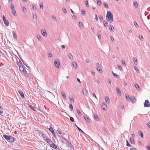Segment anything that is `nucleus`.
<instances>
[{
    "label": "nucleus",
    "instance_id": "42",
    "mask_svg": "<svg viewBox=\"0 0 150 150\" xmlns=\"http://www.w3.org/2000/svg\"><path fill=\"white\" fill-rule=\"evenodd\" d=\"M62 11L65 14H66L67 13V10L66 9L64 8H62Z\"/></svg>",
    "mask_w": 150,
    "mask_h": 150
},
{
    "label": "nucleus",
    "instance_id": "16",
    "mask_svg": "<svg viewBox=\"0 0 150 150\" xmlns=\"http://www.w3.org/2000/svg\"><path fill=\"white\" fill-rule=\"evenodd\" d=\"M133 62L135 64L137 65L138 64L137 59L135 57L133 58Z\"/></svg>",
    "mask_w": 150,
    "mask_h": 150
},
{
    "label": "nucleus",
    "instance_id": "49",
    "mask_svg": "<svg viewBox=\"0 0 150 150\" xmlns=\"http://www.w3.org/2000/svg\"><path fill=\"white\" fill-rule=\"evenodd\" d=\"M77 112L78 115H79L80 116H81V112L80 111L79 109L77 110Z\"/></svg>",
    "mask_w": 150,
    "mask_h": 150
},
{
    "label": "nucleus",
    "instance_id": "27",
    "mask_svg": "<svg viewBox=\"0 0 150 150\" xmlns=\"http://www.w3.org/2000/svg\"><path fill=\"white\" fill-rule=\"evenodd\" d=\"M134 69L137 72L139 73V71L138 69V68L136 66H134Z\"/></svg>",
    "mask_w": 150,
    "mask_h": 150
},
{
    "label": "nucleus",
    "instance_id": "20",
    "mask_svg": "<svg viewBox=\"0 0 150 150\" xmlns=\"http://www.w3.org/2000/svg\"><path fill=\"white\" fill-rule=\"evenodd\" d=\"M19 70L22 72H23L24 71V68L23 67V66H21L19 67Z\"/></svg>",
    "mask_w": 150,
    "mask_h": 150
},
{
    "label": "nucleus",
    "instance_id": "37",
    "mask_svg": "<svg viewBox=\"0 0 150 150\" xmlns=\"http://www.w3.org/2000/svg\"><path fill=\"white\" fill-rule=\"evenodd\" d=\"M22 10L24 12H26V9L24 6H23L22 7Z\"/></svg>",
    "mask_w": 150,
    "mask_h": 150
},
{
    "label": "nucleus",
    "instance_id": "14",
    "mask_svg": "<svg viewBox=\"0 0 150 150\" xmlns=\"http://www.w3.org/2000/svg\"><path fill=\"white\" fill-rule=\"evenodd\" d=\"M11 12L13 16H16L17 14L15 9L11 10Z\"/></svg>",
    "mask_w": 150,
    "mask_h": 150
},
{
    "label": "nucleus",
    "instance_id": "48",
    "mask_svg": "<svg viewBox=\"0 0 150 150\" xmlns=\"http://www.w3.org/2000/svg\"><path fill=\"white\" fill-rule=\"evenodd\" d=\"M14 140V138L13 137V139H12L10 138V140H9V142H13Z\"/></svg>",
    "mask_w": 150,
    "mask_h": 150
},
{
    "label": "nucleus",
    "instance_id": "26",
    "mask_svg": "<svg viewBox=\"0 0 150 150\" xmlns=\"http://www.w3.org/2000/svg\"><path fill=\"white\" fill-rule=\"evenodd\" d=\"M94 117L95 119L97 121H98L99 120V119L98 117V115L95 114H94Z\"/></svg>",
    "mask_w": 150,
    "mask_h": 150
},
{
    "label": "nucleus",
    "instance_id": "51",
    "mask_svg": "<svg viewBox=\"0 0 150 150\" xmlns=\"http://www.w3.org/2000/svg\"><path fill=\"white\" fill-rule=\"evenodd\" d=\"M10 7H11V10H12L13 9H14V7L13 4H10Z\"/></svg>",
    "mask_w": 150,
    "mask_h": 150
},
{
    "label": "nucleus",
    "instance_id": "17",
    "mask_svg": "<svg viewBox=\"0 0 150 150\" xmlns=\"http://www.w3.org/2000/svg\"><path fill=\"white\" fill-rule=\"evenodd\" d=\"M4 24L6 25V26H8L9 25V22L6 19L5 20H4Z\"/></svg>",
    "mask_w": 150,
    "mask_h": 150
},
{
    "label": "nucleus",
    "instance_id": "45",
    "mask_svg": "<svg viewBox=\"0 0 150 150\" xmlns=\"http://www.w3.org/2000/svg\"><path fill=\"white\" fill-rule=\"evenodd\" d=\"M99 18L100 19V20L102 21L103 20V18L102 16L100 15L99 16Z\"/></svg>",
    "mask_w": 150,
    "mask_h": 150
},
{
    "label": "nucleus",
    "instance_id": "59",
    "mask_svg": "<svg viewBox=\"0 0 150 150\" xmlns=\"http://www.w3.org/2000/svg\"><path fill=\"white\" fill-rule=\"evenodd\" d=\"M85 4L86 7H88L89 5L88 4V1L87 0H86V2L85 3Z\"/></svg>",
    "mask_w": 150,
    "mask_h": 150
},
{
    "label": "nucleus",
    "instance_id": "6",
    "mask_svg": "<svg viewBox=\"0 0 150 150\" xmlns=\"http://www.w3.org/2000/svg\"><path fill=\"white\" fill-rule=\"evenodd\" d=\"M102 108L104 110H106L107 108V106L106 104L104 103H103L101 105Z\"/></svg>",
    "mask_w": 150,
    "mask_h": 150
},
{
    "label": "nucleus",
    "instance_id": "10",
    "mask_svg": "<svg viewBox=\"0 0 150 150\" xmlns=\"http://www.w3.org/2000/svg\"><path fill=\"white\" fill-rule=\"evenodd\" d=\"M42 34L44 37H46L47 36V34L46 32V30H42L41 31Z\"/></svg>",
    "mask_w": 150,
    "mask_h": 150
},
{
    "label": "nucleus",
    "instance_id": "15",
    "mask_svg": "<svg viewBox=\"0 0 150 150\" xmlns=\"http://www.w3.org/2000/svg\"><path fill=\"white\" fill-rule=\"evenodd\" d=\"M61 94L62 96H63V98L64 99H65L66 98V96L65 95V93L63 91H61Z\"/></svg>",
    "mask_w": 150,
    "mask_h": 150
},
{
    "label": "nucleus",
    "instance_id": "12",
    "mask_svg": "<svg viewBox=\"0 0 150 150\" xmlns=\"http://www.w3.org/2000/svg\"><path fill=\"white\" fill-rule=\"evenodd\" d=\"M50 146L51 147H52L55 149H56L57 147V146L53 142L52 143Z\"/></svg>",
    "mask_w": 150,
    "mask_h": 150
},
{
    "label": "nucleus",
    "instance_id": "63",
    "mask_svg": "<svg viewBox=\"0 0 150 150\" xmlns=\"http://www.w3.org/2000/svg\"><path fill=\"white\" fill-rule=\"evenodd\" d=\"M52 57V54L51 53H49L48 54V57H49L50 58Z\"/></svg>",
    "mask_w": 150,
    "mask_h": 150
},
{
    "label": "nucleus",
    "instance_id": "39",
    "mask_svg": "<svg viewBox=\"0 0 150 150\" xmlns=\"http://www.w3.org/2000/svg\"><path fill=\"white\" fill-rule=\"evenodd\" d=\"M96 35L98 36L99 39L100 40V39L101 38V35H100L99 34V33H97L96 34Z\"/></svg>",
    "mask_w": 150,
    "mask_h": 150
},
{
    "label": "nucleus",
    "instance_id": "52",
    "mask_svg": "<svg viewBox=\"0 0 150 150\" xmlns=\"http://www.w3.org/2000/svg\"><path fill=\"white\" fill-rule=\"evenodd\" d=\"M13 37L16 39L17 38V35L15 32H13Z\"/></svg>",
    "mask_w": 150,
    "mask_h": 150
},
{
    "label": "nucleus",
    "instance_id": "33",
    "mask_svg": "<svg viewBox=\"0 0 150 150\" xmlns=\"http://www.w3.org/2000/svg\"><path fill=\"white\" fill-rule=\"evenodd\" d=\"M112 73L115 77V78H119V76L118 75L114 73L113 72V71H112Z\"/></svg>",
    "mask_w": 150,
    "mask_h": 150
},
{
    "label": "nucleus",
    "instance_id": "3",
    "mask_svg": "<svg viewBox=\"0 0 150 150\" xmlns=\"http://www.w3.org/2000/svg\"><path fill=\"white\" fill-rule=\"evenodd\" d=\"M96 64V66H97V67L96 68V69L98 71H99L100 73H102L103 72V71L102 69L100 68V65L99 64V63H97Z\"/></svg>",
    "mask_w": 150,
    "mask_h": 150
},
{
    "label": "nucleus",
    "instance_id": "41",
    "mask_svg": "<svg viewBox=\"0 0 150 150\" xmlns=\"http://www.w3.org/2000/svg\"><path fill=\"white\" fill-rule=\"evenodd\" d=\"M126 145L127 146H131V145L129 144L128 141L126 140Z\"/></svg>",
    "mask_w": 150,
    "mask_h": 150
},
{
    "label": "nucleus",
    "instance_id": "61",
    "mask_svg": "<svg viewBox=\"0 0 150 150\" xmlns=\"http://www.w3.org/2000/svg\"><path fill=\"white\" fill-rule=\"evenodd\" d=\"M40 8H42V9H43V5L42 3H41V4H40Z\"/></svg>",
    "mask_w": 150,
    "mask_h": 150
},
{
    "label": "nucleus",
    "instance_id": "35",
    "mask_svg": "<svg viewBox=\"0 0 150 150\" xmlns=\"http://www.w3.org/2000/svg\"><path fill=\"white\" fill-rule=\"evenodd\" d=\"M37 36L38 40L40 41H41L42 39L41 37L38 35Z\"/></svg>",
    "mask_w": 150,
    "mask_h": 150
},
{
    "label": "nucleus",
    "instance_id": "7",
    "mask_svg": "<svg viewBox=\"0 0 150 150\" xmlns=\"http://www.w3.org/2000/svg\"><path fill=\"white\" fill-rule=\"evenodd\" d=\"M82 92L83 95L85 96H87L88 95V91L86 89L83 88L82 90Z\"/></svg>",
    "mask_w": 150,
    "mask_h": 150
},
{
    "label": "nucleus",
    "instance_id": "30",
    "mask_svg": "<svg viewBox=\"0 0 150 150\" xmlns=\"http://www.w3.org/2000/svg\"><path fill=\"white\" fill-rule=\"evenodd\" d=\"M139 135L142 137V138L143 137V133L141 131H139Z\"/></svg>",
    "mask_w": 150,
    "mask_h": 150
},
{
    "label": "nucleus",
    "instance_id": "57",
    "mask_svg": "<svg viewBox=\"0 0 150 150\" xmlns=\"http://www.w3.org/2000/svg\"><path fill=\"white\" fill-rule=\"evenodd\" d=\"M52 19L55 21H56L57 20V19H56V17H55L54 16H52Z\"/></svg>",
    "mask_w": 150,
    "mask_h": 150
},
{
    "label": "nucleus",
    "instance_id": "58",
    "mask_svg": "<svg viewBox=\"0 0 150 150\" xmlns=\"http://www.w3.org/2000/svg\"><path fill=\"white\" fill-rule=\"evenodd\" d=\"M104 5L106 8H108V4L107 3H104Z\"/></svg>",
    "mask_w": 150,
    "mask_h": 150
},
{
    "label": "nucleus",
    "instance_id": "36",
    "mask_svg": "<svg viewBox=\"0 0 150 150\" xmlns=\"http://www.w3.org/2000/svg\"><path fill=\"white\" fill-rule=\"evenodd\" d=\"M17 64L19 67L22 66V65L21 62L20 61L19 62L17 63Z\"/></svg>",
    "mask_w": 150,
    "mask_h": 150
},
{
    "label": "nucleus",
    "instance_id": "56",
    "mask_svg": "<svg viewBox=\"0 0 150 150\" xmlns=\"http://www.w3.org/2000/svg\"><path fill=\"white\" fill-rule=\"evenodd\" d=\"M70 120L72 122H74V119L72 117H70Z\"/></svg>",
    "mask_w": 150,
    "mask_h": 150
},
{
    "label": "nucleus",
    "instance_id": "18",
    "mask_svg": "<svg viewBox=\"0 0 150 150\" xmlns=\"http://www.w3.org/2000/svg\"><path fill=\"white\" fill-rule=\"evenodd\" d=\"M105 100L107 103H110V100L109 98L108 97L106 96L105 97Z\"/></svg>",
    "mask_w": 150,
    "mask_h": 150
},
{
    "label": "nucleus",
    "instance_id": "5",
    "mask_svg": "<svg viewBox=\"0 0 150 150\" xmlns=\"http://www.w3.org/2000/svg\"><path fill=\"white\" fill-rule=\"evenodd\" d=\"M3 136L4 138L8 142H9L10 138L12 139H13V137L11 136L6 135H4Z\"/></svg>",
    "mask_w": 150,
    "mask_h": 150
},
{
    "label": "nucleus",
    "instance_id": "8",
    "mask_svg": "<svg viewBox=\"0 0 150 150\" xmlns=\"http://www.w3.org/2000/svg\"><path fill=\"white\" fill-rule=\"evenodd\" d=\"M50 131L52 133V134L53 135L54 137H56V136L54 134V131L53 130V128L52 127H50L49 129Z\"/></svg>",
    "mask_w": 150,
    "mask_h": 150
},
{
    "label": "nucleus",
    "instance_id": "4",
    "mask_svg": "<svg viewBox=\"0 0 150 150\" xmlns=\"http://www.w3.org/2000/svg\"><path fill=\"white\" fill-rule=\"evenodd\" d=\"M144 105L145 107H149L150 106V103L148 100H146L144 103Z\"/></svg>",
    "mask_w": 150,
    "mask_h": 150
},
{
    "label": "nucleus",
    "instance_id": "23",
    "mask_svg": "<svg viewBox=\"0 0 150 150\" xmlns=\"http://www.w3.org/2000/svg\"><path fill=\"white\" fill-rule=\"evenodd\" d=\"M116 90L117 92V93L118 94H121V92L120 91V89H119V88H118V87L116 88Z\"/></svg>",
    "mask_w": 150,
    "mask_h": 150
},
{
    "label": "nucleus",
    "instance_id": "34",
    "mask_svg": "<svg viewBox=\"0 0 150 150\" xmlns=\"http://www.w3.org/2000/svg\"><path fill=\"white\" fill-rule=\"evenodd\" d=\"M135 87L137 88V89H140V88L139 86L136 83L134 84Z\"/></svg>",
    "mask_w": 150,
    "mask_h": 150
},
{
    "label": "nucleus",
    "instance_id": "13",
    "mask_svg": "<svg viewBox=\"0 0 150 150\" xmlns=\"http://www.w3.org/2000/svg\"><path fill=\"white\" fill-rule=\"evenodd\" d=\"M109 28L110 29V30L112 31H113L114 30V27H113V26L111 25H109Z\"/></svg>",
    "mask_w": 150,
    "mask_h": 150
},
{
    "label": "nucleus",
    "instance_id": "47",
    "mask_svg": "<svg viewBox=\"0 0 150 150\" xmlns=\"http://www.w3.org/2000/svg\"><path fill=\"white\" fill-rule=\"evenodd\" d=\"M117 67L119 70H121L122 69V68L121 66L119 64H117Z\"/></svg>",
    "mask_w": 150,
    "mask_h": 150
},
{
    "label": "nucleus",
    "instance_id": "46",
    "mask_svg": "<svg viewBox=\"0 0 150 150\" xmlns=\"http://www.w3.org/2000/svg\"><path fill=\"white\" fill-rule=\"evenodd\" d=\"M97 3L98 5H100L101 4L100 0H97Z\"/></svg>",
    "mask_w": 150,
    "mask_h": 150
},
{
    "label": "nucleus",
    "instance_id": "1",
    "mask_svg": "<svg viewBox=\"0 0 150 150\" xmlns=\"http://www.w3.org/2000/svg\"><path fill=\"white\" fill-rule=\"evenodd\" d=\"M106 20L111 23L113 21V15L110 11H108L106 15Z\"/></svg>",
    "mask_w": 150,
    "mask_h": 150
},
{
    "label": "nucleus",
    "instance_id": "53",
    "mask_svg": "<svg viewBox=\"0 0 150 150\" xmlns=\"http://www.w3.org/2000/svg\"><path fill=\"white\" fill-rule=\"evenodd\" d=\"M69 108L71 109V110H72L73 107L72 105L71 104H69Z\"/></svg>",
    "mask_w": 150,
    "mask_h": 150
},
{
    "label": "nucleus",
    "instance_id": "28",
    "mask_svg": "<svg viewBox=\"0 0 150 150\" xmlns=\"http://www.w3.org/2000/svg\"><path fill=\"white\" fill-rule=\"evenodd\" d=\"M83 118L87 122H88L90 121L89 120L88 118L85 116H83Z\"/></svg>",
    "mask_w": 150,
    "mask_h": 150
},
{
    "label": "nucleus",
    "instance_id": "31",
    "mask_svg": "<svg viewBox=\"0 0 150 150\" xmlns=\"http://www.w3.org/2000/svg\"><path fill=\"white\" fill-rule=\"evenodd\" d=\"M125 97H126V100H127V101H130V99H131V98H130L129 97V95H126L125 96Z\"/></svg>",
    "mask_w": 150,
    "mask_h": 150
},
{
    "label": "nucleus",
    "instance_id": "62",
    "mask_svg": "<svg viewBox=\"0 0 150 150\" xmlns=\"http://www.w3.org/2000/svg\"><path fill=\"white\" fill-rule=\"evenodd\" d=\"M82 14L84 15H85V11L82 10L81 11Z\"/></svg>",
    "mask_w": 150,
    "mask_h": 150
},
{
    "label": "nucleus",
    "instance_id": "55",
    "mask_svg": "<svg viewBox=\"0 0 150 150\" xmlns=\"http://www.w3.org/2000/svg\"><path fill=\"white\" fill-rule=\"evenodd\" d=\"M33 18H37V15H36V14H35V13H33Z\"/></svg>",
    "mask_w": 150,
    "mask_h": 150
},
{
    "label": "nucleus",
    "instance_id": "50",
    "mask_svg": "<svg viewBox=\"0 0 150 150\" xmlns=\"http://www.w3.org/2000/svg\"><path fill=\"white\" fill-rule=\"evenodd\" d=\"M139 38L140 39L142 40L143 41L144 40V38L142 35L140 36V35L139 36Z\"/></svg>",
    "mask_w": 150,
    "mask_h": 150
},
{
    "label": "nucleus",
    "instance_id": "22",
    "mask_svg": "<svg viewBox=\"0 0 150 150\" xmlns=\"http://www.w3.org/2000/svg\"><path fill=\"white\" fill-rule=\"evenodd\" d=\"M68 57L70 59H73V57L72 55L70 53H69L68 54Z\"/></svg>",
    "mask_w": 150,
    "mask_h": 150
},
{
    "label": "nucleus",
    "instance_id": "32",
    "mask_svg": "<svg viewBox=\"0 0 150 150\" xmlns=\"http://www.w3.org/2000/svg\"><path fill=\"white\" fill-rule=\"evenodd\" d=\"M130 140L131 143L132 144H134L135 143L133 139L130 138Z\"/></svg>",
    "mask_w": 150,
    "mask_h": 150
},
{
    "label": "nucleus",
    "instance_id": "19",
    "mask_svg": "<svg viewBox=\"0 0 150 150\" xmlns=\"http://www.w3.org/2000/svg\"><path fill=\"white\" fill-rule=\"evenodd\" d=\"M72 64L73 67L75 69H76L77 68V66L76 63V62H72Z\"/></svg>",
    "mask_w": 150,
    "mask_h": 150
},
{
    "label": "nucleus",
    "instance_id": "25",
    "mask_svg": "<svg viewBox=\"0 0 150 150\" xmlns=\"http://www.w3.org/2000/svg\"><path fill=\"white\" fill-rule=\"evenodd\" d=\"M133 5L135 8H137L138 4L137 2H135L133 3Z\"/></svg>",
    "mask_w": 150,
    "mask_h": 150
},
{
    "label": "nucleus",
    "instance_id": "9",
    "mask_svg": "<svg viewBox=\"0 0 150 150\" xmlns=\"http://www.w3.org/2000/svg\"><path fill=\"white\" fill-rule=\"evenodd\" d=\"M45 141L47 142L50 145V146L53 142L51 140H50V139H47V138L45 139Z\"/></svg>",
    "mask_w": 150,
    "mask_h": 150
},
{
    "label": "nucleus",
    "instance_id": "38",
    "mask_svg": "<svg viewBox=\"0 0 150 150\" xmlns=\"http://www.w3.org/2000/svg\"><path fill=\"white\" fill-rule=\"evenodd\" d=\"M79 25L80 28H83V26L82 23L80 22H79Z\"/></svg>",
    "mask_w": 150,
    "mask_h": 150
},
{
    "label": "nucleus",
    "instance_id": "60",
    "mask_svg": "<svg viewBox=\"0 0 150 150\" xmlns=\"http://www.w3.org/2000/svg\"><path fill=\"white\" fill-rule=\"evenodd\" d=\"M110 39L113 42H114V39L113 38V37L112 36H110Z\"/></svg>",
    "mask_w": 150,
    "mask_h": 150
},
{
    "label": "nucleus",
    "instance_id": "43",
    "mask_svg": "<svg viewBox=\"0 0 150 150\" xmlns=\"http://www.w3.org/2000/svg\"><path fill=\"white\" fill-rule=\"evenodd\" d=\"M121 62H122V64H123V65L124 66H126V63L125 62V61L124 60H123V59L122 60Z\"/></svg>",
    "mask_w": 150,
    "mask_h": 150
},
{
    "label": "nucleus",
    "instance_id": "40",
    "mask_svg": "<svg viewBox=\"0 0 150 150\" xmlns=\"http://www.w3.org/2000/svg\"><path fill=\"white\" fill-rule=\"evenodd\" d=\"M134 25L135 26V27L137 28H138L139 26L138 25L137 23L135 21H134Z\"/></svg>",
    "mask_w": 150,
    "mask_h": 150
},
{
    "label": "nucleus",
    "instance_id": "21",
    "mask_svg": "<svg viewBox=\"0 0 150 150\" xmlns=\"http://www.w3.org/2000/svg\"><path fill=\"white\" fill-rule=\"evenodd\" d=\"M103 23L104 24V26L105 27H107L108 25V23L106 21H104L103 22Z\"/></svg>",
    "mask_w": 150,
    "mask_h": 150
},
{
    "label": "nucleus",
    "instance_id": "44",
    "mask_svg": "<svg viewBox=\"0 0 150 150\" xmlns=\"http://www.w3.org/2000/svg\"><path fill=\"white\" fill-rule=\"evenodd\" d=\"M42 137L45 140V139L47 138H46V135L45 134H42Z\"/></svg>",
    "mask_w": 150,
    "mask_h": 150
},
{
    "label": "nucleus",
    "instance_id": "2",
    "mask_svg": "<svg viewBox=\"0 0 150 150\" xmlns=\"http://www.w3.org/2000/svg\"><path fill=\"white\" fill-rule=\"evenodd\" d=\"M54 63L55 67L57 68H59L60 65L59 60L57 59H55L54 60Z\"/></svg>",
    "mask_w": 150,
    "mask_h": 150
},
{
    "label": "nucleus",
    "instance_id": "11",
    "mask_svg": "<svg viewBox=\"0 0 150 150\" xmlns=\"http://www.w3.org/2000/svg\"><path fill=\"white\" fill-rule=\"evenodd\" d=\"M18 93L23 98L24 97V96L23 93L22 91L21 90H19L18 91Z\"/></svg>",
    "mask_w": 150,
    "mask_h": 150
},
{
    "label": "nucleus",
    "instance_id": "54",
    "mask_svg": "<svg viewBox=\"0 0 150 150\" xmlns=\"http://www.w3.org/2000/svg\"><path fill=\"white\" fill-rule=\"evenodd\" d=\"M69 100L72 101L73 102H74L73 98L72 97H70L69 98Z\"/></svg>",
    "mask_w": 150,
    "mask_h": 150
},
{
    "label": "nucleus",
    "instance_id": "29",
    "mask_svg": "<svg viewBox=\"0 0 150 150\" xmlns=\"http://www.w3.org/2000/svg\"><path fill=\"white\" fill-rule=\"evenodd\" d=\"M75 126L77 128L78 130L82 132L83 133H84V132L80 128H79L76 125V124H75Z\"/></svg>",
    "mask_w": 150,
    "mask_h": 150
},
{
    "label": "nucleus",
    "instance_id": "64",
    "mask_svg": "<svg viewBox=\"0 0 150 150\" xmlns=\"http://www.w3.org/2000/svg\"><path fill=\"white\" fill-rule=\"evenodd\" d=\"M147 125L148 127L150 128V122H148L147 124Z\"/></svg>",
    "mask_w": 150,
    "mask_h": 150
},
{
    "label": "nucleus",
    "instance_id": "24",
    "mask_svg": "<svg viewBox=\"0 0 150 150\" xmlns=\"http://www.w3.org/2000/svg\"><path fill=\"white\" fill-rule=\"evenodd\" d=\"M130 100H131L132 103H134L135 102V98L134 96H132Z\"/></svg>",
    "mask_w": 150,
    "mask_h": 150
}]
</instances>
